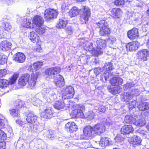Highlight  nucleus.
<instances>
[{"mask_svg": "<svg viewBox=\"0 0 149 149\" xmlns=\"http://www.w3.org/2000/svg\"><path fill=\"white\" fill-rule=\"evenodd\" d=\"M128 37L131 40H134L139 36L138 30L136 28H133L128 31L127 32Z\"/></svg>", "mask_w": 149, "mask_h": 149, "instance_id": "obj_16", "label": "nucleus"}, {"mask_svg": "<svg viewBox=\"0 0 149 149\" xmlns=\"http://www.w3.org/2000/svg\"><path fill=\"white\" fill-rule=\"evenodd\" d=\"M43 63L41 62H37L35 63L33 65V66L36 70L40 69L42 66Z\"/></svg>", "mask_w": 149, "mask_h": 149, "instance_id": "obj_37", "label": "nucleus"}, {"mask_svg": "<svg viewBox=\"0 0 149 149\" xmlns=\"http://www.w3.org/2000/svg\"><path fill=\"white\" fill-rule=\"evenodd\" d=\"M6 135L3 131L0 130V142H4L6 139Z\"/></svg>", "mask_w": 149, "mask_h": 149, "instance_id": "obj_41", "label": "nucleus"}, {"mask_svg": "<svg viewBox=\"0 0 149 149\" xmlns=\"http://www.w3.org/2000/svg\"><path fill=\"white\" fill-rule=\"evenodd\" d=\"M5 142H0V149H5Z\"/></svg>", "mask_w": 149, "mask_h": 149, "instance_id": "obj_59", "label": "nucleus"}, {"mask_svg": "<svg viewBox=\"0 0 149 149\" xmlns=\"http://www.w3.org/2000/svg\"><path fill=\"white\" fill-rule=\"evenodd\" d=\"M4 125L3 120L0 119V130H1V129L3 127Z\"/></svg>", "mask_w": 149, "mask_h": 149, "instance_id": "obj_60", "label": "nucleus"}, {"mask_svg": "<svg viewBox=\"0 0 149 149\" xmlns=\"http://www.w3.org/2000/svg\"><path fill=\"white\" fill-rule=\"evenodd\" d=\"M61 71V68L58 67L50 68L47 69L45 71L47 79L49 80L53 78L54 79L57 75L59 74Z\"/></svg>", "mask_w": 149, "mask_h": 149, "instance_id": "obj_4", "label": "nucleus"}, {"mask_svg": "<svg viewBox=\"0 0 149 149\" xmlns=\"http://www.w3.org/2000/svg\"><path fill=\"white\" fill-rule=\"evenodd\" d=\"M26 28H33V26L32 24L31 23V22L28 20H26V22L22 24Z\"/></svg>", "mask_w": 149, "mask_h": 149, "instance_id": "obj_44", "label": "nucleus"}, {"mask_svg": "<svg viewBox=\"0 0 149 149\" xmlns=\"http://www.w3.org/2000/svg\"><path fill=\"white\" fill-rule=\"evenodd\" d=\"M124 138L120 134H118L115 138V141L117 142H119L124 140Z\"/></svg>", "mask_w": 149, "mask_h": 149, "instance_id": "obj_46", "label": "nucleus"}, {"mask_svg": "<svg viewBox=\"0 0 149 149\" xmlns=\"http://www.w3.org/2000/svg\"><path fill=\"white\" fill-rule=\"evenodd\" d=\"M106 107L102 105L100 106L98 108V110L100 112L104 113L106 110Z\"/></svg>", "mask_w": 149, "mask_h": 149, "instance_id": "obj_52", "label": "nucleus"}, {"mask_svg": "<svg viewBox=\"0 0 149 149\" xmlns=\"http://www.w3.org/2000/svg\"><path fill=\"white\" fill-rule=\"evenodd\" d=\"M3 27L6 30L8 31L11 28V26L9 23L8 22L3 23Z\"/></svg>", "mask_w": 149, "mask_h": 149, "instance_id": "obj_47", "label": "nucleus"}, {"mask_svg": "<svg viewBox=\"0 0 149 149\" xmlns=\"http://www.w3.org/2000/svg\"><path fill=\"white\" fill-rule=\"evenodd\" d=\"M48 95H49L51 98L52 97V98H54L56 96L55 93L52 90H51Z\"/></svg>", "mask_w": 149, "mask_h": 149, "instance_id": "obj_57", "label": "nucleus"}, {"mask_svg": "<svg viewBox=\"0 0 149 149\" xmlns=\"http://www.w3.org/2000/svg\"><path fill=\"white\" fill-rule=\"evenodd\" d=\"M36 31L38 34L42 35L45 32L46 30L42 27H40L39 29H37Z\"/></svg>", "mask_w": 149, "mask_h": 149, "instance_id": "obj_49", "label": "nucleus"}, {"mask_svg": "<svg viewBox=\"0 0 149 149\" xmlns=\"http://www.w3.org/2000/svg\"><path fill=\"white\" fill-rule=\"evenodd\" d=\"M52 90L49 88H45L43 89L42 93H46L48 95Z\"/></svg>", "mask_w": 149, "mask_h": 149, "instance_id": "obj_54", "label": "nucleus"}, {"mask_svg": "<svg viewBox=\"0 0 149 149\" xmlns=\"http://www.w3.org/2000/svg\"><path fill=\"white\" fill-rule=\"evenodd\" d=\"M103 68L104 70H105L107 71L112 70L114 68L113 63L110 62L106 63Z\"/></svg>", "mask_w": 149, "mask_h": 149, "instance_id": "obj_34", "label": "nucleus"}, {"mask_svg": "<svg viewBox=\"0 0 149 149\" xmlns=\"http://www.w3.org/2000/svg\"><path fill=\"white\" fill-rule=\"evenodd\" d=\"M95 134H99L104 132L105 130V126L101 123H97L92 127Z\"/></svg>", "mask_w": 149, "mask_h": 149, "instance_id": "obj_10", "label": "nucleus"}, {"mask_svg": "<svg viewBox=\"0 0 149 149\" xmlns=\"http://www.w3.org/2000/svg\"><path fill=\"white\" fill-rule=\"evenodd\" d=\"M12 44L11 43L7 40H4L0 43V49L3 50H9L11 48Z\"/></svg>", "mask_w": 149, "mask_h": 149, "instance_id": "obj_19", "label": "nucleus"}, {"mask_svg": "<svg viewBox=\"0 0 149 149\" xmlns=\"http://www.w3.org/2000/svg\"><path fill=\"white\" fill-rule=\"evenodd\" d=\"M13 59L16 63H23L25 61L26 57L23 53L18 52L13 56Z\"/></svg>", "mask_w": 149, "mask_h": 149, "instance_id": "obj_12", "label": "nucleus"}, {"mask_svg": "<svg viewBox=\"0 0 149 149\" xmlns=\"http://www.w3.org/2000/svg\"><path fill=\"white\" fill-rule=\"evenodd\" d=\"M54 79L55 84L57 87H61L65 85L64 79L61 75L57 74Z\"/></svg>", "mask_w": 149, "mask_h": 149, "instance_id": "obj_13", "label": "nucleus"}, {"mask_svg": "<svg viewBox=\"0 0 149 149\" xmlns=\"http://www.w3.org/2000/svg\"><path fill=\"white\" fill-rule=\"evenodd\" d=\"M96 24L100 29V34L101 36H108L110 32L108 22L104 20H100Z\"/></svg>", "mask_w": 149, "mask_h": 149, "instance_id": "obj_3", "label": "nucleus"}, {"mask_svg": "<svg viewBox=\"0 0 149 149\" xmlns=\"http://www.w3.org/2000/svg\"><path fill=\"white\" fill-rule=\"evenodd\" d=\"M26 118L27 122L31 124L34 123L37 120V117L33 114L29 113L28 114Z\"/></svg>", "mask_w": 149, "mask_h": 149, "instance_id": "obj_21", "label": "nucleus"}, {"mask_svg": "<svg viewBox=\"0 0 149 149\" xmlns=\"http://www.w3.org/2000/svg\"><path fill=\"white\" fill-rule=\"evenodd\" d=\"M86 17L82 15V16L81 17L80 20L81 22V23L82 24H86L88 20H86L85 18Z\"/></svg>", "mask_w": 149, "mask_h": 149, "instance_id": "obj_58", "label": "nucleus"}, {"mask_svg": "<svg viewBox=\"0 0 149 149\" xmlns=\"http://www.w3.org/2000/svg\"><path fill=\"white\" fill-rule=\"evenodd\" d=\"M23 102H18V105H16V108L9 109V113L11 116L13 117H17L20 115V111L18 108H20L22 107H24L23 105Z\"/></svg>", "mask_w": 149, "mask_h": 149, "instance_id": "obj_8", "label": "nucleus"}, {"mask_svg": "<svg viewBox=\"0 0 149 149\" xmlns=\"http://www.w3.org/2000/svg\"><path fill=\"white\" fill-rule=\"evenodd\" d=\"M37 78V75L32 74L30 77V75L28 73L23 74L18 80V84L21 86H25L28 83V87L29 88L33 89L36 84Z\"/></svg>", "mask_w": 149, "mask_h": 149, "instance_id": "obj_1", "label": "nucleus"}, {"mask_svg": "<svg viewBox=\"0 0 149 149\" xmlns=\"http://www.w3.org/2000/svg\"><path fill=\"white\" fill-rule=\"evenodd\" d=\"M29 127L30 129L28 130L29 132L33 133L34 132H37V128H36V127H35L34 126H30Z\"/></svg>", "mask_w": 149, "mask_h": 149, "instance_id": "obj_56", "label": "nucleus"}, {"mask_svg": "<svg viewBox=\"0 0 149 149\" xmlns=\"http://www.w3.org/2000/svg\"><path fill=\"white\" fill-rule=\"evenodd\" d=\"M129 93H124L123 94H122L121 95V100L123 101L128 102L132 99L133 97L132 95Z\"/></svg>", "mask_w": 149, "mask_h": 149, "instance_id": "obj_23", "label": "nucleus"}, {"mask_svg": "<svg viewBox=\"0 0 149 149\" xmlns=\"http://www.w3.org/2000/svg\"><path fill=\"white\" fill-rule=\"evenodd\" d=\"M146 124V121L144 119H140L138 120L137 121H136L135 125L136 126H144Z\"/></svg>", "mask_w": 149, "mask_h": 149, "instance_id": "obj_38", "label": "nucleus"}, {"mask_svg": "<svg viewBox=\"0 0 149 149\" xmlns=\"http://www.w3.org/2000/svg\"><path fill=\"white\" fill-rule=\"evenodd\" d=\"M18 77V74H14L12 77L10 79V82L11 84H14L17 80Z\"/></svg>", "mask_w": 149, "mask_h": 149, "instance_id": "obj_50", "label": "nucleus"}, {"mask_svg": "<svg viewBox=\"0 0 149 149\" xmlns=\"http://www.w3.org/2000/svg\"><path fill=\"white\" fill-rule=\"evenodd\" d=\"M29 39L33 43L39 41V37L34 32H31L30 33Z\"/></svg>", "mask_w": 149, "mask_h": 149, "instance_id": "obj_29", "label": "nucleus"}, {"mask_svg": "<svg viewBox=\"0 0 149 149\" xmlns=\"http://www.w3.org/2000/svg\"><path fill=\"white\" fill-rule=\"evenodd\" d=\"M66 30L67 31L68 33L71 34L72 32V29L70 26L67 27L66 28Z\"/></svg>", "mask_w": 149, "mask_h": 149, "instance_id": "obj_61", "label": "nucleus"}, {"mask_svg": "<svg viewBox=\"0 0 149 149\" xmlns=\"http://www.w3.org/2000/svg\"><path fill=\"white\" fill-rule=\"evenodd\" d=\"M67 24L66 21L62 19H60L58 23L56 25V27L58 28H64L66 26Z\"/></svg>", "mask_w": 149, "mask_h": 149, "instance_id": "obj_35", "label": "nucleus"}, {"mask_svg": "<svg viewBox=\"0 0 149 149\" xmlns=\"http://www.w3.org/2000/svg\"><path fill=\"white\" fill-rule=\"evenodd\" d=\"M130 142L133 144L137 145L140 144L141 142V138L136 135H134L132 137L130 140Z\"/></svg>", "mask_w": 149, "mask_h": 149, "instance_id": "obj_26", "label": "nucleus"}, {"mask_svg": "<svg viewBox=\"0 0 149 149\" xmlns=\"http://www.w3.org/2000/svg\"><path fill=\"white\" fill-rule=\"evenodd\" d=\"M139 45L138 41H136L128 43L126 45V48L127 50L133 51L137 50Z\"/></svg>", "mask_w": 149, "mask_h": 149, "instance_id": "obj_14", "label": "nucleus"}, {"mask_svg": "<svg viewBox=\"0 0 149 149\" xmlns=\"http://www.w3.org/2000/svg\"><path fill=\"white\" fill-rule=\"evenodd\" d=\"M58 11L52 9H47L45 11L44 18L45 20L49 21L50 20L56 18L58 15Z\"/></svg>", "mask_w": 149, "mask_h": 149, "instance_id": "obj_6", "label": "nucleus"}, {"mask_svg": "<svg viewBox=\"0 0 149 149\" xmlns=\"http://www.w3.org/2000/svg\"><path fill=\"white\" fill-rule=\"evenodd\" d=\"M111 84L113 86H119L121 85L123 83V80L119 77H114L110 79Z\"/></svg>", "mask_w": 149, "mask_h": 149, "instance_id": "obj_20", "label": "nucleus"}, {"mask_svg": "<svg viewBox=\"0 0 149 149\" xmlns=\"http://www.w3.org/2000/svg\"><path fill=\"white\" fill-rule=\"evenodd\" d=\"M107 71L104 70L103 74H102L100 75V79L102 81H104V79L106 81L111 75L112 73L110 72H107Z\"/></svg>", "mask_w": 149, "mask_h": 149, "instance_id": "obj_28", "label": "nucleus"}, {"mask_svg": "<svg viewBox=\"0 0 149 149\" xmlns=\"http://www.w3.org/2000/svg\"><path fill=\"white\" fill-rule=\"evenodd\" d=\"M95 45L96 50L93 51L92 54L95 56H97L102 54L103 49L106 46V42L104 40L98 38L96 41Z\"/></svg>", "mask_w": 149, "mask_h": 149, "instance_id": "obj_2", "label": "nucleus"}, {"mask_svg": "<svg viewBox=\"0 0 149 149\" xmlns=\"http://www.w3.org/2000/svg\"><path fill=\"white\" fill-rule=\"evenodd\" d=\"M109 40L111 41L112 43L116 42V38L113 36H111L109 38Z\"/></svg>", "mask_w": 149, "mask_h": 149, "instance_id": "obj_64", "label": "nucleus"}, {"mask_svg": "<svg viewBox=\"0 0 149 149\" xmlns=\"http://www.w3.org/2000/svg\"><path fill=\"white\" fill-rule=\"evenodd\" d=\"M65 128L71 133L77 130V126L74 122H69L66 124Z\"/></svg>", "mask_w": 149, "mask_h": 149, "instance_id": "obj_15", "label": "nucleus"}, {"mask_svg": "<svg viewBox=\"0 0 149 149\" xmlns=\"http://www.w3.org/2000/svg\"><path fill=\"white\" fill-rule=\"evenodd\" d=\"M44 111L42 112L40 115L41 119L45 120V119L51 118L53 115L52 112L49 108H44Z\"/></svg>", "mask_w": 149, "mask_h": 149, "instance_id": "obj_11", "label": "nucleus"}, {"mask_svg": "<svg viewBox=\"0 0 149 149\" xmlns=\"http://www.w3.org/2000/svg\"><path fill=\"white\" fill-rule=\"evenodd\" d=\"M3 76L5 75L7 73V70L6 69L0 70Z\"/></svg>", "mask_w": 149, "mask_h": 149, "instance_id": "obj_62", "label": "nucleus"}, {"mask_svg": "<svg viewBox=\"0 0 149 149\" xmlns=\"http://www.w3.org/2000/svg\"><path fill=\"white\" fill-rule=\"evenodd\" d=\"M95 114L92 111H88L85 114V117L88 119H92L94 118Z\"/></svg>", "mask_w": 149, "mask_h": 149, "instance_id": "obj_42", "label": "nucleus"}, {"mask_svg": "<svg viewBox=\"0 0 149 149\" xmlns=\"http://www.w3.org/2000/svg\"><path fill=\"white\" fill-rule=\"evenodd\" d=\"M55 136V133L54 131H49L47 135V137L49 138L52 139V138Z\"/></svg>", "mask_w": 149, "mask_h": 149, "instance_id": "obj_51", "label": "nucleus"}, {"mask_svg": "<svg viewBox=\"0 0 149 149\" xmlns=\"http://www.w3.org/2000/svg\"><path fill=\"white\" fill-rule=\"evenodd\" d=\"M63 99H69L73 97L74 94V88L71 86L64 88L62 91Z\"/></svg>", "mask_w": 149, "mask_h": 149, "instance_id": "obj_5", "label": "nucleus"}, {"mask_svg": "<svg viewBox=\"0 0 149 149\" xmlns=\"http://www.w3.org/2000/svg\"><path fill=\"white\" fill-rule=\"evenodd\" d=\"M134 130V129L132 125H125L121 129V134L126 135L130 133H132Z\"/></svg>", "mask_w": 149, "mask_h": 149, "instance_id": "obj_17", "label": "nucleus"}, {"mask_svg": "<svg viewBox=\"0 0 149 149\" xmlns=\"http://www.w3.org/2000/svg\"><path fill=\"white\" fill-rule=\"evenodd\" d=\"M125 121L126 123L133 124L135 125L136 119L132 116L130 115H127L125 117Z\"/></svg>", "mask_w": 149, "mask_h": 149, "instance_id": "obj_32", "label": "nucleus"}, {"mask_svg": "<svg viewBox=\"0 0 149 149\" xmlns=\"http://www.w3.org/2000/svg\"><path fill=\"white\" fill-rule=\"evenodd\" d=\"M44 20L41 16L36 15L33 18V23L37 26H41L42 25L44 22Z\"/></svg>", "mask_w": 149, "mask_h": 149, "instance_id": "obj_18", "label": "nucleus"}, {"mask_svg": "<svg viewBox=\"0 0 149 149\" xmlns=\"http://www.w3.org/2000/svg\"><path fill=\"white\" fill-rule=\"evenodd\" d=\"M79 10L77 8L73 7L69 12V15L70 17H73L79 14Z\"/></svg>", "mask_w": 149, "mask_h": 149, "instance_id": "obj_33", "label": "nucleus"}, {"mask_svg": "<svg viewBox=\"0 0 149 149\" xmlns=\"http://www.w3.org/2000/svg\"><path fill=\"white\" fill-rule=\"evenodd\" d=\"M9 82L5 79H0V87L2 88L7 87L8 85Z\"/></svg>", "mask_w": 149, "mask_h": 149, "instance_id": "obj_36", "label": "nucleus"}, {"mask_svg": "<svg viewBox=\"0 0 149 149\" xmlns=\"http://www.w3.org/2000/svg\"><path fill=\"white\" fill-rule=\"evenodd\" d=\"M108 89L109 92L114 95L120 93L123 90L122 88L119 86L113 88L108 87Z\"/></svg>", "mask_w": 149, "mask_h": 149, "instance_id": "obj_25", "label": "nucleus"}, {"mask_svg": "<svg viewBox=\"0 0 149 149\" xmlns=\"http://www.w3.org/2000/svg\"><path fill=\"white\" fill-rule=\"evenodd\" d=\"M137 58L143 61H146L149 58V51L146 49H142L138 52L136 55Z\"/></svg>", "mask_w": 149, "mask_h": 149, "instance_id": "obj_7", "label": "nucleus"}, {"mask_svg": "<svg viewBox=\"0 0 149 149\" xmlns=\"http://www.w3.org/2000/svg\"><path fill=\"white\" fill-rule=\"evenodd\" d=\"M71 4L70 1L68 0H65L63 3L62 6V8L65 9H68V7Z\"/></svg>", "mask_w": 149, "mask_h": 149, "instance_id": "obj_39", "label": "nucleus"}, {"mask_svg": "<svg viewBox=\"0 0 149 149\" xmlns=\"http://www.w3.org/2000/svg\"><path fill=\"white\" fill-rule=\"evenodd\" d=\"M65 106L66 104L64 102L61 100L56 102L54 105V107L58 110L63 108Z\"/></svg>", "mask_w": 149, "mask_h": 149, "instance_id": "obj_27", "label": "nucleus"}, {"mask_svg": "<svg viewBox=\"0 0 149 149\" xmlns=\"http://www.w3.org/2000/svg\"><path fill=\"white\" fill-rule=\"evenodd\" d=\"M104 70L102 68H95L94 69V72L96 74V75L99 74H103Z\"/></svg>", "mask_w": 149, "mask_h": 149, "instance_id": "obj_43", "label": "nucleus"}, {"mask_svg": "<svg viewBox=\"0 0 149 149\" xmlns=\"http://www.w3.org/2000/svg\"><path fill=\"white\" fill-rule=\"evenodd\" d=\"M125 3V1L124 0H116L114 2V4L116 6L123 5Z\"/></svg>", "mask_w": 149, "mask_h": 149, "instance_id": "obj_48", "label": "nucleus"}, {"mask_svg": "<svg viewBox=\"0 0 149 149\" xmlns=\"http://www.w3.org/2000/svg\"><path fill=\"white\" fill-rule=\"evenodd\" d=\"M6 56L0 52V64L3 65L6 62Z\"/></svg>", "mask_w": 149, "mask_h": 149, "instance_id": "obj_40", "label": "nucleus"}, {"mask_svg": "<svg viewBox=\"0 0 149 149\" xmlns=\"http://www.w3.org/2000/svg\"><path fill=\"white\" fill-rule=\"evenodd\" d=\"M91 11L90 9L87 7H84L83 9V12L82 16L86 17L85 19L88 20L91 15Z\"/></svg>", "mask_w": 149, "mask_h": 149, "instance_id": "obj_31", "label": "nucleus"}, {"mask_svg": "<svg viewBox=\"0 0 149 149\" xmlns=\"http://www.w3.org/2000/svg\"><path fill=\"white\" fill-rule=\"evenodd\" d=\"M139 109L143 111L148 110L149 109V103L147 102H144L139 104L138 106Z\"/></svg>", "mask_w": 149, "mask_h": 149, "instance_id": "obj_30", "label": "nucleus"}, {"mask_svg": "<svg viewBox=\"0 0 149 149\" xmlns=\"http://www.w3.org/2000/svg\"><path fill=\"white\" fill-rule=\"evenodd\" d=\"M90 45H88L87 50L90 51H92V53L93 51L94 50H96V48L95 49L93 47L92 44H91Z\"/></svg>", "mask_w": 149, "mask_h": 149, "instance_id": "obj_53", "label": "nucleus"}, {"mask_svg": "<svg viewBox=\"0 0 149 149\" xmlns=\"http://www.w3.org/2000/svg\"><path fill=\"white\" fill-rule=\"evenodd\" d=\"M83 133L85 137H82L81 136L80 138L84 139H87L88 138L93 136L94 134V132L92 127L91 126H87L84 128Z\"/></svg>", "mask_w": 149, "mask_h": 149, "instance_id": "obj_9", "label": "nucleus"}, {"mask_svg": "<svg viewBox=\"0 0 149 149\" xmlns=\"http://www.w3.org/2000/svg\"><path fill=\"white\" fill-rule=\"evenodd\" d=\"M3 3L7 4L8 5L12 4L13 2V0H0Z\"/></svg>", "mask_w": 149, "mask_h": 149, "instance_id": "obj_55", "label": "nucleus"}, {"mask_svg": "<svg viewBox=\"0 0 149 149\" xmlns=\"http://www.w3.org/2000/svg\"><path fill=\"white\" fill-rule=\"evenodd\" d=\"M84 107L82 106L81 107V109H77V113H81V114H82V113H83L82 112V109H84Z\"/></svg>", "mask_w": 149, "mask_h": 149, "instance_id": "obj_63", "label": "nucleus"}, {"mask_svg": "<svg viewBox=\"0 0 149 149\" xmlns=\"http://www.w3.org/2000/svg\"><path fill=\"white\" fill-rule=\"evenodd\" d=\"M136 102L135 100H134L129 103V107L130 110H132L133 108H135L136 106Z\"/></svg>", "mask_w": 149, "mask_h": 149, "instance_id": "obj_45", "label": "nucleus"}, {"mask_svg": "<svg viewBox=\"0 0 149 149\" xmlns=\"http://www.w3.org/2000/svg\"><path fill=\"white\" fill-rule=\"evenodd\" d=\"M121 10L119 8L113 9L111 11L112 16L115 19H119L120 16Z\"/></svg>", "mask_w": 149, "mask_h": 149, "instance_id": "obj_24", "label": "nucleus"}, {"mask_svg": "<svg viewBox=\"0 0 149 149\" xmlns=\"http://www.w3.org/2000/svg\"><path fill=\"white\" fill-rule=\"evenodd\" d=\"M110 144L111 142L109 141V139L108 138L104 136L101 137L99 143V145L100 146L104 147Z\"/></svg>", "mask_w": 149, "mask_h": 149, "instance_id": "obj_22", "label": "nucleus"}]
</instances>
